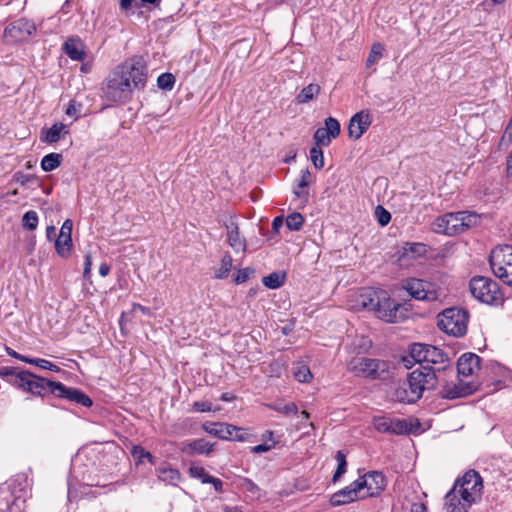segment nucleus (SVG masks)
<instances>
[{
    "label": "nucleus",
    "instance_id": "obj_1",
    "mask_svg": "<svg viewBox=\"0 0 512 512\" xmlns=\"http://www.w3.org/2000/svg\"><path fill=\"white\" fill-rule=\"evenodd\" d=\"M147 68L141 57L126 60L117 66L106 78L104 94L110 101L126 103L131 100L135 89L146 85Z\"/></svg>",
    "mask_w": 512,
    "mask_h": 512
},
{
    "label": "nucleus",
    "instance_id": "obj_2",
    "mask_svg": "<svg viewBox=\"0 0 512 512\" xmlns=\"http://www.w3.org/2000/svg\"><path fill=\"white\" fill-rule=\"evenodd\" d=\"M359 304L388 323L399 322L404 318V314L400 311L402 305L395 302L383 289L364 288L359 295Z\"/></svg>",
    "mask_w": 512,
    "mask_h": 512
},
{
    "label": "nucleus",
    "instance_id": "obj_3",
    "mask_svg": "<svg viewBox=\"0 0 512 512\" xmlns=\"http://www.w3.org/2000/svg\"><path fill=\"white\" fill-rule=\"evenodd\" d=\"M436 370L434 367L425 365L415 369L408 375L404 386L395 390V398L399 402L414 403L419 400L425 390H431L436 386Z\"/></svg>",
    "mask_w": 512,
    "mask_h": 512
},
{
    "label": "nucleus",
    "instance_id": "obj_4",
    "mask_svg": "<svg viewBox=\"0 0 512 512\" xmlns=\"http://www.w3.org/2000/svg\"><path fill=\"white\" fill-rule=\"evenodd\" d=\"M480 222V216L475 212H449L437 217L431 224L434 233L447 236L459 235L475 227Z\"/></svg>",
    "mask_w": 512,
    "mask_h": 512
},
{
    "label": "nucleus",
    "instance_id": "obj_5",
    "mask_svg": "<svg viewBox=\"0 0 512 512\" xmlns=\"http://www.w3.org/2000/svg\"><path fill=\"white\" fill-rule=\"evenodd\" d=\"M349 370L357 376L385 380L390 375V362L382 359L359 357L349 363Z\"/></svg>",
    "mask_w": 512,
    "mask_h": 512
},
{
    "label": "nucleus",
    "instance_id": "obj_6",
    "mask_svg": "<svg viewBox=\"0 0 512 512\" xmlns=\"http://www.w3.org/2000/svg\"><path fill=\"white\" fill-rule=\"evenodd\" d=\"M468 312L465 309L451 307L438 315V327L445 333L461 337L467 332Z\"/></svg>",
    "mask_w": 512,
    "mask_h": 512
},
{
    "label": "nucleus",
    "instance_id": "obj_7",
    "mask_svg": "<svg viewBox=\"0 0 512 512\" xmlns=\"http://www.w3.org/2000/svg\"><path fill=\"white\" fill-rule=\"evenodd\" d=\"M493 274L504 284L512 287V246L502 245L494 248L489 257Z\"/></svg>",
    "mask_w": 512,
    "mask_h": 512
},
{
    "label": "nucleus",
    "instance_id": "obj_8",
    "mask_svg": "<svg viewBox=\"0 0 512 512\" xmlns=\"http://www.w3.org/2000/svg\"><path fill=\"white\" fill-rule=\"evenodd\" d=\"M470 291L474 298L486 304H498L502 301L499 285L491 278L477 276L470 281Z\"/></svg>",
    "mask_w": 512,
    "mask_h": 512
},
{
    "label": "nucleus",
    "instance_id": "obj_9",
    "mask_svg": "<svg viewBox=\"0 0 512 512\" xmlns=\"http://www.w3.org/2000/svg\"><path fill=\"white\" fill-rule=\"evenodd\" d=\"M456 489L462 498H468L474 503L481 496L483 488L482 478L475 470H469L455 483Z\"/></svg>",
    "mask_w": 512,
    "mask_h": 512
},
{
    "label": "nucleus",
    "instance_id": "obj_10",
    "mask_svg": "<svg viewBox=\"0 0 512 512\" xmlns=\"http://www.w3.org/2000/svg\"><path fill=\"white\" fill-rule=\"evenodd\" d=\"M404 287L416 300L435 301L438 299V293L431 282L412 278L406 281Z\"/></svg>",
    "mask_w": 512,
    "mask_h": 512
},
{
    "label": "nucleus",
    "instance_id": "obj_11",
    "mask_svg": "<svg viewBox=\"0 0 512 512\" xmlns=\"http://www.w3.org/2000/svg\"><path fill=\"white\" fill-rule=\"evenodd\" d=\"M324 124L325 126L319 127L313 136L315 145L318 147L328 146L332 139L339 136L341 131L339 121L333 117L326 118Z\"/></svg>",
    "mask_w": 512,
    "mask_h": 512
},
{
    "label": "nucleus",
    "instance_id": "obj_12",
    "mask_svg": "<svg viewBox=\"0 0 512 512\" xmlns=\"http://www.w3.org/2000/svg\"><path fill=\"white\" fill-rule=\"evenodd\" d=\"M362 484V490L367 489L365 497H376L385 489L387 481L382 472L371 471L356 479Z\"/></svg>",
    "mask_w": 512,
    "mask_h": 512
},
{
    "label": "nucleus",
    "instance_id": "obj_13",
    "mask_svg": "<svg viewBox=\"0 0 512 512\" xmlns=\"http://www.w3.org/2000/svg\"><path fill=\"white\" fill-rule=\"evenodd\" d=\"M361 492L362 484L355 480L345 488L335 492L330 498V503L334 507L349 504L355 500L365 498L364 495H361Z\"/></svg>",
    "mask_w": 512,
    "mask_h": 512
},
{
    "label": "nucleus",
    "instance_id": "obj_14",
    "mask_svg": "<svg viewBox=\"0 0 512 512\" xmlns=\"http://www.w3.org/2000/svg\"><path fill=\"white\" fill-rule=\"evenodd\" d=\"M203 429L220 439L223 440H236V441H244V436L239 434L240 428L225 423H205L203 424Z\"/></svg>",
    "mask_w": 512,
    "mask_h": 512
},
{
    "label": "nucleus",
    "instance_id": "obj_15",
    "mask_svg": "<svg viewBox=\"0 0 512 512\" xmlns=\"http://www.w3.org/2000/svg\"><path fill=\"white\" fill-rule=\"evenodd\" d=\"M372 123V116L367 110H362L352 116L348 125V134L351 138L359 139Z\"/></svg>",
    "mask_w": 512,
    "mask_h": 512
},
{
    "label": "nucleus",
    "instance_id": "obj_16",
    "mask_svg": "<svg viewBox=\"0 0 512 512\" xmlns=\"http://www.w3.org/2000/svg\"><path fill=\"white\" fill-rule=\"evenodd\" d=\"M35 31V24L26 18L17 19L5 28V34L16 40H24Z\"/></svg>",
    "mask_w": 512,
    "mask_h": 512
},
{
    "label": "nucleus",
    "instance_id": "obj_17",
    "mask_svg": "<svg viewBox=\"0 0 512 512\" xmlns=\"http://www.w3.org/2000/svg\"><path fill=\"white\" fill-rule=\"evenodd\" d=\"M72 229L73 222L71 219H66L60 229V234L55 240V249L59 256L67 257L72 248Z\"/></svg>",
    "mask_w": 512,
    "mask_h": 512
},
{
    "label": "nucleus",
    "instance_id": "obj_18",
    "mask_svg": "<svg viewBox=\"0 0 512 512\" xmlns=\"http://www.w3.org/2000/svg\"><path fill=\"white\" fill-rule=\"evenodd\" d=\"M476 390L473 382H464L459 379L458 383H446L441 391V395L446 399L462 398L472 394Z\"/></svg>",
    "mask_w": 512,
    "mask_h": 512
},
{
    "label": "nucleus",
    "instance_id": "obj_19",
    "mask_svg": "<svg viewBox=\"0 0 512 512\" xmlns=\"http://www.w3.org/2000/svg\"><path fill=\"white\" fill-rule=\"evenodd\" d=\"M224 227L227 230V242L235 252H244L246 250L245 238L240 236L239 226L234 221L233 217H229L224 222Z\"/></svg>",
    "mask_w": 512,
    "mask_h": 512
},
{
    "label": "nucleus",
    "instance_id": "obj_20",
    "mask_svg": "<svg viewBox=\"0 0 512 512\" xmlns=\"http://www.w3.org/2000/svg\"><path fill=\"white\" fill-rule=\"evenodd\" d=\"M481 358L474 353L462 354L457 362L459 376L469 377L480 369Z\"/></svg>",
    "mask_w": 512,
    "mask_h": 512
},
{
    "label": "nucleus",
    "instance_id": "obj_21",
    "mask_svg": "<svg viewBox=\"0 0 512 512\" xmlns=\"http://www.w3.org/2000/svg\"><path fill=\"white\" fill-rule=\"evenodd\" d=\"M446 505L448 512H468L472 502L468 498H462L456 486L446 494Z\"/></svg>",
    "mask_w": 512,
    "mask_h": 512
},
{
    "label": "nucleus",
    "instance_id": "obj_22",
    "mask_svg": "<svg viewBox=\"0 0 512 512\" xmlns=\"http://www.w3.org/2000/svg\"><path fill=\"white\" fill-rule=\"evenodd\" d=\"M35 374L22 370L17 373V375L14 376L13 379L9 380V383L12 384L17 389H21L24 392L30 393L32 390L33 382L35 379Z\"/></svg>",
    "mask_w": 512,
    "mask_h": 512
},
{
    "label": "nucleus",
    "instance_id": "obj_23",
    "mask_svg": "<svg viewBox=\"0 0 512 512\" xmlns=\"http://www.w3.org/2000/svg\"><path fill=\"white\" fill-rule=\"evenodd\" d=\"M448 362V357L446 353L443 352L442 349L429 345L426 351V360L427 364H439L441 365L438 368H434L436 371L444 370L446 368L445 363Z\"/></svg>",
    "mask_w": 512,
    "mask_h": 512
},
{
    "label": "nucleus",
    "instance_id": "obj_24",
    "mask_svg": "<svg viewBox=\"0 0 512 512\" xmlns=\"http://www.w3.org/2000/svg\"><path fill=\"white\" fill-rule=\"evenodd\" d=\"M63 50L71 60L82 61L85 58L84 46L79 39H68L64 43Z\"/></svg>",
    "mask_w": 512,
    "mask_h": 512
},
{
    "label": "nucleus",
    "instance_id": "obj_25",
    "mask_svg": "<svg viewBox=\"0 0 512 512\" xmlns=\"http://www.w3.org/2000/svg\"><path fill=\"white\" fill-rule=\"evenodd\" d=\"M214 444L209 443L205 439H195L187 443L183 449L187 454L209 455L213 450Z\"/></svg>",
    "mask_w": 512,
    "mask_h": 512
},
{
    "label": "nucleus",
    "instance_id": "obj_26",
    "mask_svg": "<svg viewBox=\"0 0 512 512\" xmlns=\"http://www.w3.org/2000/svg\"><path fill=\"white\" fill-rule=\"evenodd\" d=\"M56 383V381L47 380L36 375L30 394L40 397H44L47 394H52V390H54V384Z\"/></svg>",
    "mask_w": 512,
    "mask_h": 512
},
{
    "label": "nucleus",
    "instance_id": "obj_27",
    "mask_svg": "<svg viewBox=\"0 0 512 512\" xmlns=\"http://www.w3.org/2000/svg\"><path fill=\"white\" fill-rule=\"evenodd\" d=\"M157 474L160 481L170 485H177L180 480L179 471L167 465L160 466L157 469Z\"/></svg>",
    "mask_w": 512,
    "mask_h": 512
},
{
    "label": "nucleus",
    "instance_id": "obj_28",
    "mask_svg": "<svg viewBox=\"0 0 512 512\" xmlns=\"http://www.w3.org/2000/svg\"><path fill=\"white\" fill-rule=\"evenodd\" d=\"M311 182H312L311 172L308 169L302 170L300 180L293 190V193L295 194V196L298 198L307 199L308 190H306V188L310 185Z\"/></svg>",
    "mask_w": 512,
    "mask_h": 512
},
{
    "label": "nucleus",
    "instance_id": "obj_29",
    "mask_svg": "<svg viewBox=\"0 0 512 512\" xmlns=\"http://www.w3.org/2000/svg\"><path fill=\"white\" fill-rule=\"evenodd\" d=\"M320 90L321 88L318 84L311 83L302 88V90L297 95L296 100L300 104L308 103L320 93Z\"/></svg>",
    "mask_w": 512,
    "mask_h": 512
},
{
    "label": "nucleus",
    "instance_id": "obj_30",
    "mask_svg": "<svg viewBox=\"0 0 512 512\" xmlns=\"http://www.w3.org/2000/svg\"><path fill=\"white\" fill-rule=\"evenodd\" d=\"M62 155L58 153H50L45 155L41 160V168L45 172L55 170L61 165Z\"/></svg>",
    "mask_w": 512,
    "mask_h": 512
},
{
    "label": "nucleus",
    "instance_id": "obj_31",
    "mask_svg": "<svg viewBox=\"0 0 512 512\" xmlns=\"http://www.w3.org/2000/svg\"><path fill=\"white\" fill-rule=\"evenodd\" d=\"M76 391L77 388L67 387L63 383L57 382L54 384V390H52V394L58 398L73 402Z\"/></svg>",
    "mask_w": 512,
    "mask_h": 512
},
{
    "label": "nucleus",
    "instance_id": "obj_32",
    "mask_svg": "<svg viewBox=\"0 0 512 512\" xmlns=\"http://www.w3.org/2000/svg\"><path fill=\"white\" fill-rule=\"evenodd\" d=\"M66 129L62 123H55L46 132L43 141L47 143L58 142L61 138V133Z\"/></svg>",
    "mask_w": 512,
    "mask_h": 512
},
{
    "label": "nucleus",
    "instance_id": "obj_33",
    "mask_svg": "<svg viewBox=\"0 0 512 512\" xmlns=\"http://www.w3.org/2000/svg\"><path fill=\"white\" fill-rule=\"evenodd\" d=\"M131 454H132L133 458L135 459L137 465L143 463L144 460H147L152 465L155 464L154 456L150 452L146 451L141 446H133V448L131 450Z\"/></svg>",
    "mask_w": 512,
    "mask_h": 512
},
{
    "label": "nucleus",
    "instance_id": "obj_34",
    "mask_svg": "<svg viewBox=\"0 0 512 512\" xmlns=\"http://www.w3.org/2000/svg\"><path fill=\"white\" fill-rule=\"evenodd\" d=\"M411 431V424L405 419L391 418V426H389V433L392 434H407Z\"/></svg>",
    "mask_w": 512,
    "mask_h": 512
},
{
    "label": "nucleus",
    "instance_id": "obj_35",
    "mask_svg": "<svg viewBox=\"0 0 512 512\" xmlns=\"http://www.w3.org/2000/svg\"><path fill=\"white\" fill-rule=\"evenodd\" d=\"M285 274L272 272L263 278V284L270 289H277L284 284Z\"/></svg>",
    "mask_w": 512,
    "mask_h": 512
},
{
    "label": "nucleus",
    "instance_id": "obj_36",
    "mask_svg": "<svg viewBox=\"0 0 512 512\" xmlns=\"http://www.w3.org/2000/svg\"><path fill=\"white\" fill-rule=\"evenodd\" d=\"M233 265V259L230 254L226 253L220 263V268L215 274V278L217 279H225L228 277Z\"/></svg>",
    "mask_w": 512,
    "mask_h": 512
},
{
    "label": "nucleus",
    "instance_id": "obj_37",
    "mask_svg": "<svg viewBox=\"0 0 512 512\" xmlns=\"http://www.w3.org/2000/svg\"><path fill=\"white\" fill-rule=\"evenodd\" d=\"M428 344L414 343L410 346L409 353L417 363H423L426 360V351Z\"/></svg>",
    "mask_w": 512,
    "mask_h": 512
},
{
    "label": "nucleus",
    "instance_id": "obj_38",
    "mask_svg": "<svg viewBox=\"0 0 512 512\" xmlns=\"http://www.w3.org/2000/svg\"><path fill=\"white\" fill-rule=\"evenodd\" d=\"M335 460L337 461V469L333 475V482H337L342 475L346 472L347 468V461H346V455L343 451L339 450L336 452Z\"/></svg>",
    "mask_w": 512,
    "mask_h": 512
},
{
    "label": "nucleus",
    "instance_id": "obj_39",
    "mask_svg": "<svg viewBox=\"0 0 512 512\" xmlns=\"http://www.w3.org/2000/svg\"><path fill=\"white\" fill-rule=\"evenodd\" d=\"M383 51H384V46L381 43H379V42L374 43L371 46L370 53L366 60V67L370 68L372 65L377 63L380 60V58L382 57Z\"/></svg>",
    "mask_w": 512,
    "mask_h": 512
},
{
    "label": "nucleus",
    "instance_id": "obj_40",
    "mask_svg": "<svg viewBox=\"0 0 512 512\" xmlns=\"http://www.w3.org/2000/svg\"><path fill=\"white\" fill-rule=\"evenodd\" d=\"M304 223V217L299 212H294L286 218V226L289 230L299 231Z\"/></svg>",
    "mask_w": 512,
    "mask_h": 512
},
{
    "label": "nucleus",
    "instance_id": "obj_41",
    "mask_svg": "<svg viewBox=\"0 0 512 512\" xmlns=\"http://www.w3.org/2000/svg\"><path fill=\"white\" fill-rule=\"evenodd\" d=\"M269 408H271L272 410H274L278 413L284 414V415L297 414V412H298V407L293 402H289L286 404L274 403V404L269 405Z\"/></svg>",
    "mask_w": 512,
    "mask_h": 512
},
{
    "label": "nucleus",
    "instance_id": "obj_42",
    "mask_svg": "<svg viewBox=\"0 0 512 512\" xmlns=\"http://www.w3.org/2000/svg\"><path fill=\"white\" fill-rule=\"evenodd\" d=\"M309 154L314 167L316 169H322L324 167V155L321 147H312Z\"/></svg>",
    "mask_w": 512,
    "mask_h": 512
},
{
    "label": "nucleus",
    "instance_id": "obj_43",
    "mask_svg": "<svg viewBox=\"0 0 512 512\" xmlns=\"http://www.w3.org/2000/svg\"><path fill=\"white\" fill-rule=\"evenodd\" d=\"M23 226L29 230H35L38 225V215L34 210L27 211L22 217Z\"/></svg>",
    "mask_w": 512,
    "mask_h": 512
},
{
    "label": "nucleus",
    "instance_id": "obj_44",
    "mask_svg": "<svg viewBox=\"0 0 512 512\" xmlns=\"http://www.w3.org/2000/svg\"><path fill=\"white\" fill-rule=\"evenodd\" d=\"M191 477L199 479L202 483H208L211 475L201 466H191L189 468Z\"/></svg>",
    "mask_w": 512,
    "mask_h": 512
},
{
    "label": "nucleus",
    "instance_id": "obj_45",
    "mask_svg": "<svg viewBox=\"0 0 512 512\" xmlns=\"http://www.w3.org/2000/svg\"><path fill=\"white\" fill-rule=\"evenodd\" d=\"M373 424L377 431L382 433H389V426H391V418L385 416L375 417L373 420Z\"/></svg>",
    "mask_w": 512,
    "mask_h": 512
},
{
    "label": "nucleus",
    "instance_id": "obj_46",
    "mask_svg": "<svg viewBox=\"0 0 512 512\" xmlns=\"http://www.w3.org/2000/svg\"><path fill=\"white\" fill-rule=\"evenodd\" d=\"M175 78L170 73H163L157 79V84L160 88L171 90L174 86Z\"/></svg>",
    "mask_w": 512,
    "mask_h": 512
},
{
    "label": "nucleus",
    "instance_id": "obj_47",
    "mask_svg": "<svg viewBox=\"0 0 512 512\" xmlns=\"http://www.w3.org/2000/svg\"><path fill=\"white\" fill-rule=\"evenodd\" d=\"M375 216L381 226L387 225L391 220V214L380 205L375 209Z\"/></svg>",
    "mask_w": 512,
    "mask_h": 512
},
{
    "label": "nucleus",
    "instance_id": "obj_48",
    "mask_svg": "<svg viewBox=\"0 0 512 512\" xmlns=\"http://www.w3.org/2000/svg\"><path fill=\"white\" fill-rule=\"evenodd\" d=\"M294 376L299 382H309L312 378V374L307 366H299L297 370L294 371Z\"/></svg>",
    "mask_w": 512,
    "mask_h": 512
},
{
    "label": "nucleus",
    "instance_id": "obj_49",
    "mask_svg": "<svg viewBox=\"0 0 512 512\" xmlns=\"http://www.w3.org/2000/svg\"><path fill=\"white\" fill-rule=\"evenodd\" d=\"M73 402L84 407H90L93 404L92 399L79 389L75 392Z\"/></svg>",
    "mask_w": 512,
    "mask_h": 512
},
{
    "label": "nucleus",
    "instance_id": "obj_50",
    "mask_svg": "<svg viewBox=\"0 0 512 512\" xmlns=\"http://www.w3.org/2000/svg\"><path fill=\"white\" fill-rule=\"evenodd\" d=\"M35 365L42 369H46V370H50V371H54V372L60 371V368L57 365L53 364L52 362H50L46 359H42V358H35Z\"/></svg>",
    "mask_w": 512,
    "mask_h": 512
},
{
    "label": "nucleus",
    "instance_id": "obj_51",
    "mask_svg": "<svg viewBox=\"0 0 512 512\" xmlns=\"http://www.w3.org/2000/svg\"><path fill=\"white\" fill-rule=\"evenodd\" d=\"M193 408L197 412H210L216 410L208 401H196L193 403Z\"/></svg>",
    "mask_w": 512,
    "mask_h": 512
},
{
    "label": "nucleus",
    "instance_id": "obj_52",
    "mask_svg": "<svg viewBox=\"0 0 512 512\" xmlns=\"http://www.w3.org/2000/svg\"><path fill=\"white\" fill-rule=\"evenodd\" d=\"M81 113V104L79 103H76L75 101H70L69 102V105L66 109V114L68 116H74V117H79Z\"/></svg>",
    "mask_w": 512,
    "mask_h": 512
},
{
    "label": "nucleus",
    "instance_id": "obj_53",
    "mask_svg": "<svg viewBox=\"0 0 512 512\" xmlns=\"http://www.w3.org/2000/svg\"><path fill=\"white\" fill-rule=\"evenodd\" d=\"M276 441H273L272 444H259L256 446L251 447V452L254 454H260V453H266L270 451L275 445Z\"/></svg>",
    "mask_w": 512,
    "mask_h": 512
},
{
    "label": "nucleus",
    "instance_id": "obj_54",
    "mask_svg": "<svg viewBox=\"0 0 512 512\" xmlns=\"http://www.w3.org/2000/svg\"><path fill=\"white\" fill-rule=\"evenodd\" d=\"M249 276H250V270L248 268L240 269V270H238L234 281L237 284H241V283L246 282L249 279Z\"/></svg>",
    "mask_w": 512,
    "mask_h": 512
},
{
    "label": "nucleus",
    "instance_id": "obj_55",
    "mask_svg": "<svg viewBox=\"0 0 512 512\" xmlns=\"http://www.w3.org/2000/svg\"><path fill=\"white\" fill-rule=\"evenodd\" d=\"M17 371L15 368L12 367H0V377L2 378H8V381L10 379H13L15 375H17Z\"/></svg>",
    "mask_w": 512,
    "mask_h": 512
},
{
    "label": "nucleus",
    "instance_id": "obj_56",
    "mask_svg": "<svg viewBox=\"0 0 512 512\" xmlns=\"http://www.w3.org/2000/svg\"><path fill=\"white\" fill-rule=\"evenodd\" d=\"M512 142V124L508 123L505 132L501 138V144L509 145Z\"/></svg>",
    "mask_w": 512,
    "mask_h": 512
},
{
    "label": "nucleus",
    "instance_id": "obj_57",
    "mask_svg": "<svg viewBox=\"0 0 512 512\" xmlns=\"http://www.w3.org/2000/svg\"><path fill=\"white\" fill-rule=\"evenodd\" d=\"M91 267H92V257L90 254L85 255V261H84V271L83 276L84 278H88L91 273Z\"/></svg>",
    "mask_w": 512,
    "mask_h": 512
},
{
    "label": "nucleus",
    "instance_id": "obj_58",
    "mask_svg": "<svg viewBox=\"0 0 512 512\" xmlns=\"http://www.w3.org/2000/svg\"><path fill=\"white\" fill-rule=\"evenodd\" d=\"M208 483L212 484L214 489L217 492H222V490H223V482L219 478H215V477L211 476V478L209 479Z\"/></svg>",
    "mask_w": 512,
    "mask_h": 512
},
{
    "label": "nucleus",
    "instance_id": "obj_59",
    "mask_svg": "<svg viewBox=\"0 0 512 512\" xmlns=\"http://www.w3.org/2000/svg\"><path fill=\"white\" fill-rule=\"evenodd\" d=\"M283 226V218L278 216V217H275L272 221V230L275 232V233H278L279 232V229Z\"/></svg>",
    "mask_w": 512,
    "mask_h": 512
},
{
    "label": "nucleus",
    "instance_id": "obj_60",
    "mask_svg": "<svg viewBox=\"0 0 512 512\" xmlns=\"http://www.w3.org/2000/svg\"><path fill=\"white\" fill-rule=\"evenodd\" d=\"M410 512H427L425 504L416 502L411 505Z\"/></svg>",
    "mask_w": 512,
    "mask_h": 512
},
{
    "label": "nucleus",
    "instance_id": "obj_61",
    "mask_svg": "<svg viewBox=\"0 0 512 512\" xmlns=\"http://www.w3.org/2000/svg\"><path fill=\"white\" fill-rule=\"evenodd\" d=\"M402 362H403V365L407 368V369H410L416 362V360H414L412 357H411V354L409 353L408 356H404L402 358Z\"/></svg>",
    "mask_w": 512,
    "mask_h": 512
},
{
    "label": "nucleus",
    "instance_id": "obj_62",
    "mask_svg": "<svg viewBox=\"0 0 512 512\" xmlns=\"http://www.w3.org/2000/svg\"><path fill=\"white\" fill-rule=\"evenodd\" d=\"M56 236V228L53 225L47 226L46 237L50 241Z\"/></svg>",
    "mask_w": 512,
    "mask_h": 512
},
{
    "label": "nucleus",
    "instance_id": "obj_63",
    "mask_svg": "<svg viewBox=\"0 0 512 512\" xmlns=\"http://www.w3.org/2000/svg\"><path fill=\"white\" fill-rule=\"evenodd\" d=\"M110 272V266L106 263H102L99 267V274L102 277H106Z\"/></svg>",
    "mask_w": 512,
    "mask_h": 512
},
{
    "label": "nucleus",
    "instance_id": "obj_64",
    "mask_svg": "<svg viewBox=\"0 0 512 512\" xmlns=\"http://www.w3.org/2000/svg\"><path fill=\"white\" fill-rule=\"evenodd\" d=\"M12 506L8 501L1 502L0 501V512H12Z\"/></svg>",
    "mask_w": 512,
    "mask_h": 512
}]
</instances>
